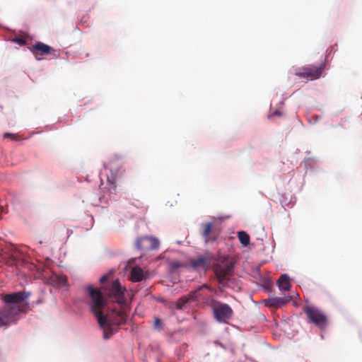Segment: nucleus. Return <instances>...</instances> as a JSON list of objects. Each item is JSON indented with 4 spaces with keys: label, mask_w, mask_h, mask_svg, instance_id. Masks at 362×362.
<instances>
[{
    "label": "nucleus",
    "mask_w": 362,
    "mask_h": 362,
    "mask_svg": "<svg viewBox=\"0 0 362 362\" xmlns=\"http://www.w3.org/2000/svg\"><path fill=\"white\" fill-rule=\"evenodd\" d=\"M203 288H208L206 285H203L202 286H199L197 290L194 291H192L190 293H189V298L191 300H195L196 298H197V293L201 291Z\"/></svg>",
    "instance_id": "f3484780"
},
{
    "label": "nucleus",
    "mask_w": 362,
    "mask_h": 362,
    "mask_svg": "<svg viewBox=\"0 0 362 362\" xmlns=\"http://www.w3.org/2000/svg\"><path fill=\"white\" fill-rule=\"evenodd\" d=\"M61 279V282L62 284H66V279L65 277L62 276L60 278Z\"/></svg>",
    "instance_id": "5701e85b"
},
{
    "label": "nucleus",
    "mask_w": 362,
    "mask_h": 362,
    "mask_svg": "<svg viewBox=\"0 0 362 362\" xmlns=\"http://www.w3.org/2000/svg\"><path fill=\"white\" fill-rule=\"evenodd\" d=\"M146 278L143 269L139 267H134L131 271V280L133 282H139Z\"/></svg>",
    "instance_id": "f8f14e48"
},
{
    "label": "nucleus",
    "mask_w": 362,
    "mask_h": 362,
    "mask_svg": "<svg viewBox=\"0 0 362 362\" xmlns=\"http://www.w3.org/2000/svg\"><path fill=\"white\" fill-rule=\"evenodd\" d=\"M136 247L141 250H155L158 248L159 241L153 237H142L136 240Z\"/></svg>",
    "instance_id": "6e6552de"
},
{
    "label": "nucleus",
    "mask_w": 362,
    "mask_h": 362,
    "mask_svg": "<svg viewBox=\"0 0 362 362\" xmlns=\"http://www.w3.org/2000/svg\"><path fill=\"white\" fill-rule=\"evenodd\" d=\"M291 300L290 296H286L284 297H274L264 300L265 305L267 307L271 308H279L281 307Z\"/></svg>",
    "instance_id": "9d476101"
},
{
    "label": "nucleus",
    "mask_w": 362,
    "mask_h": 362,
    "mask_svg": "<svg viewBox=\"0 0 362 362\" xmlns=\"http://www.w3.org/2000/svg\"><path fill=\"white\" fill-rule=\"evenodd\" d=\"M212 227V223H205L202 224L203 230L202 235L206 239V241L208 240V236L211 232Z\"/></svg>",
    "instance_id": "dca6fc26"
},
{
    "label": "nucleus",
    "mask_w": 362,
    "mask_h": 362,
    "mask_svg": "<svg viewBox=\"0 0 362 362\" xmlns=\"http://www.w3.org/2000/svg\"><path fill=\"white\" fill-rule=\"evenodd\" d=\"M18 136L15 134H11V133H5L4 134V138H10L12 140H18Z\"/></svg>",
    "instance_id": "a211bd4d"
},
{
    "label": "nucleus",
    "mask_w": 362,
    "mask_h": 362,
    "mask_svg": "<svg viewBox=\"0 0 362 362\" xmlns=\"http://www.w3.org/2000/svg\"><path fill=\"white\" fill-rule=\"evenodd\" d=\"M273 115H277V116H281L283 115V113L280 110H275L273 112Z\"/></svg>",
    "instance_id": "4be33fe9"
},
{
    "label": "nucleus",
    "mask_w": 362,
    "mask_h": 362,
    "mask_svg": "<svg viewBox=\"0 0 362 362\" xmlns=\"http://www.w3.org/2000/svg\"><path fill=\"white\" fill-rule=\"evenodd\" d=\"M30 51L35 56L37 60H40L37 56L40 55H47L51 54L52 52H55V51L49 45L44 44L41 42H36L33 47L30 48Z\"/></svg>",
    "instance_id": "1a4fd4ad"
},
{
    "label": "nucleus",
    "mask_w": 362,
    "mask_h": 362,
    "mask_svg": "<svg viewBox=\"0 0 362 362\" xmlns=\"http://www.w3.org/2000/svg\"><path fill=\"white\" fill-rule=\"evenodd\" d=\"M303 311L306 314L309 322L321 329L326 327L327 318L321 310L314 306L305 305L303 307Z\"/></svg>",
    "instance_id": "20e7f679"
},
{
    "label": "nucleus",
    "mask_w": 362,
    "mask_h": 362,
    "mask_svg": "<svg viewBox=\"0 0 362 362\" xmlns=\"http://www.w3.org/2000/svg\"><path fill=\"white\" fill-rule=\"evenodd\" d=\"M126 289L121 286L117 279L112 282L110 287L105 288V293L110 298H112L118 303H123L125 301L124 293Z\"/></svg>",
    "instance_id": "423d86ee"
},
{
    "label": "nucleus",
    "mask_w": 362,
    "mask_h": 362,
    "mask_svg": "<svg viewBox=\"0 0 362 362\" xmlns=\"http://www.w3.org/2000/svg\"><path fill=\"white\" fill-rule=\"evenodd\" d=\"M110 165L111 175L110 176H108L107 182L109 183H110L111 185H114L113 188H114V189H115V188H116V185H115L116 180H117V177H122L124 175V170L121 169V168H119V169H113L112 162V161L110 163Z\"/></svg>",
    "instance_id": "9b49d317"
},
{
    "label": "nucleus",
    "mask_w": 362,
    "mask_h": 362,
    "mask_svg": "<svg viewBox=\"0 0 362 362\" xmlns=\"http://www.w3.org/2000/svg\"><path fill=\"white\" fill-rule=\"evenodd\" d=\"M277 284L281 291H288L291 286L287 274H282L279 279Z\"/></svg>",
    "instance_id": "ddd939ff"
},
{
    "label": "nucleus",
    "mask_w": 362,
    "mask_h": 362,
    "mask_svg": "<svg viewBox=\"0 0 362 362\" xmlns=\"http://www.w3.org/2000/svg\"><path fill=\"white\" fill-rule=\"evenodd\" d=\"M86 292L90 300V309L103 330V337L110 338L119 329V326L126 323L127 315L124 310H112L107 315H104L103 310L106 304L103 293L92 285L85 287Z\"/></svg>",
    "instance_id": "f257e3e1"
},
{
    "label": "nucleus",
    "mask_w": 362,
    "mask_h": 362,
    "mask_svg": "<svg viewBox=\"0 0 362 362\" xmlns=\"http://www.w3.org/2000/svg\"><path fill=\"white\" fill-rule=\"evenodd\" d=\"M0 211H1V213L4 212V209H3V207L1 206H0Z\"/></svg>",
    "instance_id": "b1692460"
},
{
    "label": "nucleus",
    "mask_w": 362,
    "mask_h": 362,
    "mask_svg": "<svg viewBox=\"0 0 362 362\" xmlns=\"http://www.w3.org/2000/svg\"><path fill=\"white\" fill-rule=\"evenodd\" d=\"M324 68V63L320 64L319 66H303L296 69L295 74L300 78H304L313 81L317 79L321 76Z\"/></svg>",
    "instance_id": "39448f33"
},
{
    "label": "nucleus",
    "mask_w": 362,
    "mask_h": 362,
    "mask_svg": "<svg viewBox=\"0 0 362 362\" xmlns=\"http://www.w3.org/2000/svg\"><path fill=\"white\" fill-rule=\"evenodd\" d=\"M108 279V276L107 275H104L103 276L100 277V282L101 284H104Z\"/></svg>",
    "instance_id": "412c9836"
},
{
    "label": "nucleus",
    "mask_w": 362,
    "mask_h": 362,
    "mask_svg": "<svg viewBox=\"0 0 362 362\" xmlns=\"http://www.w3.org/2000/svg\"><path fill=\"white\" fill-rule=\"evenodd\" d=\"M160 327H161V320L159 318H155L154 327L155 328H160Z\"/></svg>",
    "instance_id": "6ab92c4d"
},
{
    "label": "nucleus",
    "mask_w": 362,
    "mask_h": 362,
    "mask_svg": "<svg viewBox=\"0 0 362 362\" xmlns=\"http://www.w3.org/2000/svg\"><path fill=\"white\" fill-rule=\"evenodd\" d=\"M30 296L31 293L25 291L2 295L4 305L0 308V327L16 323L20 314H25L30 310L26 300Z\"/></svg>",
    "instance_id": "f03ea898"
},
{
    "label": "nucleus",
    "mask_w": 362,
    "mask_h": 362,
    "mask_svg": "<svg viewBox=\"0 0 362 362\" xmlns=\"http://www.w3.org/2000/svg\"><path fill=\"white\" fill-rule=\"evenodd\" d=\"M211 308L214 317L218 322L227 323L233 317V311L226 303L214 300L212 302Z\"/></svg>",
    "instance_id": "7ed1b4c3"
},
{
    "label": "nucleus",
    "mask_w": 362,
    "mask_h": 362,
    "mask_svg": "<svg viewBox=\"0 0 362 362\" xmlns=\"http://www.w3.org/2000/svg\"><path fill=\"white\" fill-rule=\"evenodd\" d=\"M233 265L229 264L227 260L217 263L214 266V272L220 284H223L228 280L230 274L232 272Z\"/></svg>",
    "instance_id": "0eeeda50"
},
{
    "label": "nucleus",
    "mask_w": 362,
    "mask_h": 362,
    "mask_svg": "<svg viewBox=\"0 0 362 362\" xmlns=\"http://www.w3.org/2000/svg\"><path fill=\"white\" fill-rule=\"evenodd\" d=\"M209 264V260L204 257H200L197 259L194 260L192 263V265L194 268H202L205 269L207 267Z\"/></svg>",
    "instance_id": "4468645a"
},
{
    "label": "nucleus",
    "mask_w": 362,
    "mask_h": 362,
    "mask_svg": "<svg viewBox=\"0 0 362 362\" xmlns=\"http://www.w3.org/2000/svg\"><path fill=\"white\" fill-rule=\"evenodd\" d=\"M14 41L21 45H24L25 44V40L23 38H16Z\"/></svg>",
    "instance_id": "aec40b11"
},
{
    "label": "nucleus",
    "mask_w": 362,
    "mask_h": 362,
    "mask_svg": "<svg viewBox=\"0 0 362 362\" xmlns=\"http://www.w3.org/2000/svg\"><path fill=\"white\" fill-rule=\"evenodd\" d=\"M238 237L240 243L244 246H247L250 244V236L245 231H240L238 233Z\"/></svg>",
    "instance_id": "2eb2a0df"
}]
</instances>
